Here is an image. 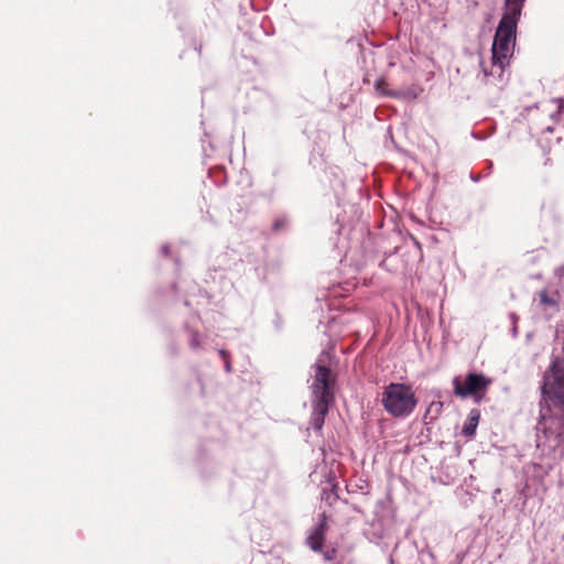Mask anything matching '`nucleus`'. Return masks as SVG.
<instances>
[{
    "instance_id": "f03ea898",
    "label": "nucleus",
    "mask_w": 564,
    "mask_h": 564,
    "mask_svg": "<svg viewBox=\"0 0 564 564\" xmlns=\"http://www.w3.org/2000/svg\"><path fill=\"white\" fill-rule=\"evenodd\" d=\"M536 447L553 458L564 457V414H551L549 405L541 404Z\"/></svg>"
},
{
    "instance_id": "423d86ee",
    "label": "nucleus",
    "mask_w": 564,
    "mask_h": 564,
    "mask_svg": "<svg viewBox=\"0 0 564 564\" xmlns=\"http://www.w3.org/2000/svg\"><path fill=\"white\" fill-rule=\"evenodd\" d=\"M491 383V380L481 373H468L464 381L459 376L453 379L454 393L463 399L474 398L480 402Z\"/></svg>"
},
{
    "instance_id": "7ed1b4c3",
    "label": "nucleus",
    "mask_w": 564,
    "mask_h": 564,
    "mask_svg": "<svg viewBox=\"0 0 564 564\" xmlns=\"http://www.w3.org/2000/svg\"><path fill=\"white\" fill-rule=\"evenodd\" d=\"M332 381L330 369L316 364L314 380L311 387L313 393L312 425L315 430L323 427L325 415L334 400V394L330 390Z\"/></svg>"
},
{
    "instance_id": "0eeeda50",
    "label": "nucleus",
    "mask_w": 564,
    "mask_h": 564,
    "mask_svg": "<svg viewBox=\"0 0 564 564\" xmlns=\"http://www.w3.org/2000/svg\"><path fill=\"white\" fill-rule=\"evenodd\" d=\"M328 530L327 517L325 513L321 514L318 523L311 530L307 536V545L315 552L323 547L325 536Z\"/></svg>"
},
{
    "instance_id": "9d476101",
    "label": "nucleus",
    "mask_w": 564,
    "mask_h": 564,
    "mask_svg": "<svg viewBox=\"0 0 564 564\" xmlns=\"http://www.w3.org/2000/svg\"><path fill=\"white\" fill-rule=\"evenodd\" d=\"M443 409V402L441 401H432L426 410V414H433V417H436Z\"/></svg>"
},
{
    "instance_id": "f8f14e48",
    "label": "nucleus",
    "mask_w": 564,
    "mask_h": 564,
    "mask_svg": "<svg viewBox=\"0 0 564 564\" xmlns=\"http://www.w3.org/2000/svg\"><path fill=\"white\" fill-rule=\"evenodd\" d=\"M219 352L225 360V369L227 372H229L231 370V366H230L229 360L227 359V352L225 350H220Z\"/></svg>"
},
{
    "instance_id": "2eb2a0df",
    "label": "nucleus",
    "mask_w": 564,
    "mask_h": 564,
    "mask_svg": "<svg viewBox=\"0 0 564 564\" xmlns=\"http://www.w3.org/2000/svg\"><path fill=\"white\" fill-rule=\"evenodd\" d=\"M162 252L167 256L169 252H170L169 247L167 246H163L162 247Z\"/></svg>"
},
{
    "instance_id": "4468645a",
    "label": "nucleus",
    "mask_w": 564,
    "mask_h": 564,
    "mask_svg": "<svg viewBox=\"0 0 564 564\" xmlns=\"http://www.w3.org/2000/svg\"><path fill=\"white\" fill-rule=\"evenodd\" d=\"M191 346L192 347H197L198 346V339H197V335H193L192 338H191Z\"/></svg>"
},
{
    "instance_id": "6e6552de",
    "label": "nucleus",
    "mask_w": 564,
    "mask_h": 564,
    "mask_svg": "<svg viewBox=\"0 0 564 564\" xmlns=\"http://www.w3.org/2000/svg\"><path fill=\"white\" fill-rule=\"evenodd\" d=\"M480 419V413L478 410L474 409L469 412L468 417L463 426V434L467 437H470L475 434L476 429L478 426Z\"/></svg>"
},
{
    "instance_id": "f257e3e1",
    "label": "nucleus",
    "mask_w": 564,
    "mask_h": 564,
    "mask_svg": "<svg viewBox=\"0 0 564 564\" xmlns=\"http://www.w3.org/2000/svg\"><path fill=\"white\" fill-rule=\"evenodd\" d=\"M525 0H505V10L497 26L491 47V68L482 65L486 77H501L509 65L516 44L517 24Z\"/></svg>"
},
{
    "instance_id": "39448f33",
    "label": "nucleus",
    "mask_w": 564,
    "mask_h": 564,
    "mask_svg": "<svg viewBox=\"0 0 564 564\" xmlns=\"http://www.w3.org/2000/svg\"><path fill=\"white\" fill-rule=\"evenodd\" d=\"M541 392L545 403L550 401L556 406L564 408V358L552 361L543 376Z\"/></svg>"
},
{
    "instance_id": "ddd939ff",
    "label": "nucleus",
    "mask_w": 564,
    "mask_h": 564,
    "mask_svg": "<svg viewBox=\"0 0 564 564\" xmlns=\"http://www.w3.org/2000/svg\"><path fill=\"white\" fill-rule=\"evenodd\" d=\"M554 274H555V276H557L560 279L563 278L564 276V265L556 268L554 270Z\"/></svg>"
},
{
    "instance_id": "20e7f679",
    "label": "nucleus",
    "mask_w": 564,
    "mask_h": 564,
    "mask_svg": "<svg viewBox=\"0 0 564 564\" xmlns=\"http://www.w3.org/2000/svg\"><path fill=\"white\" fill-rule=\"evenodd\" d=\"M381 403L388 414L403 419L414 412L417 399L410 384L391 382L384 387L381 393Z\"/></svg>"
},
{
    "instance_id": "9b49d317",
    "label": "nucleus",
    "mask_w": 564,
    "mask_h": 564,
    "mask_svg": "<svg viewBox=\"0 0 564 564\" xmlns=\"http://www.w3.org/2000/svg\"><path fill=\"white\" fill-rule=\"evenodd\" d=\"M383 86H384V80H383V79H379V80H377V82H376V84H375L376 90H377L379 94H381V95H386V94H387V93H386V90H384V88H383Z\"/></svg>"
},
{
    "instance_id": "1a4fd4ad",
    "label": "nucleus",
    "mask_w": 564,
    "mask_h": 564,
    "mask_svg": "<svg viewBox=\"0 0 564 564\" xmlns=\"http://www.w3.org/2000/svg\"><path fill=\"white\" fill-rule=\"evenodd\" d=\"M539 296L541 305L557 307V301L554 297H551L546 291H541Z\"/></svg>"
}]
</instances>
